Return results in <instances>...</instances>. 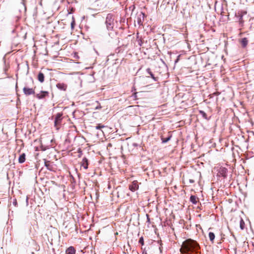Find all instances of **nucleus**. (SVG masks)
<instances>
[{"label": "nucleus", "instance_id": "3", "mask_svg": "<svg viewBox=\"0 0 254 254\" xmlns=\"http://www.w3.org/2000/svg\"><path fill=\"white\" fill-rule=\"evenodd\" d=\"M228 169L225 167H221L219 168L218 172V175L221 176L224 178H226L227 176Z\"/></svg>", "mask_w": 254, "mask_h": 254}, {"label": "nucleus", "instance_id": "25", "mask_svg": "<svg viewBox=\"0 0 254 254\" xmlns=\"http://www.w3.org/2000/svg\"><path fill=\"white\" fill-rule=\"evenodd\" d=\"M50 147H51V145H48V146H47L44 147V145L42 144V146H41V147H42V150L45 151V150H47V149H49Z\"/></svg>", "mask_w": 254, "mask_h": 254}, {"label": "nucleus", "instance_id": "40", "mask_svg": "<svg viewBox=\"0 0 254 254\" xmlns=\"http://www.w3.org/2000/svg\"><path fill=\"white\" fill-rule=\"evenodd\" d=\"M253 3H254V2H253Z\"/></svg>", "mask_w": 254, "mask_h": 254}, {"label": "nucleus", "instance_id": "34", "mask_svg": "<svg viewBox=\"0 0 254 254\" xmlns=\"http://www.w3.org/2000/svg\"><path fill=\"white\" fill-rule=\"evenodd\" d=\"M30 79H31L32 82L33 83L34 81H33V79L32 78H31Z\"/></svg>", "mask_w": 254, "mask_h": 254}, {"label": "nucleus", "instance_id": "29", "mask_svg": "<svg viewBox=\"0 0 254 254\" xmlns=\"http://www.w3.org/2000/svg\"><path fill=\"white\" fill-rule=\"evenodd\" d=\"M12 203H13V204L14 206H17V201H16V199H14L13 200V202H12Z\"/></svg>", "mask_w": 254, "mask_h": 254}, {"label": "nucleus", "instance_id": "8", "mask_svg": "<svg viewBox=\"0 0 254 254\" xmlns=\"http://www.w3.org/2000/svg\"><path fill=\"white\" fill-rule=\"evenodd\" d=\"M56 87L61 90L65 91L67 88V85L64 83H58L57 84Z\"/></svg>", "mask_w": 254, "mask_h": 254}, {"label": "nucleus", "instance_id": "20", "mask_svg": "<svg viewBox=\"0 0 254 254\" xmlns=\"http://www.w3.org/2000/svg\"><path fill=\"white\" fill-rule=\"evenodd\" d=\"M245 223L243 219L241 218L240 222V227L241 230L245 229Z\"/></svg>", "mask_w": 254, "mask_h": 254}, {"label": "nucleus", "instance_id": "24", "mask_svg": "<svg viewBox=\"0 0 254 254\" xmlns=\"http://www.w3.org/2000/svg\"><path fill=\"white\" fill-rule=\"evenodd\" d=\"M21 6L22 7V9L20 10V11L21 12V14H24L26 11V8L24 4H21Z\"/></svg>", "mask_w": 254, "mask_h": 254}, {"label": "nucleus", "instance_id": "36", "mask_svg": "<svg viewBox=\"0 0 254 254\" xmlns=\"http://www.w3.org/2000/svg\"><path fill=\"white\" fill-rule=\"evenodd\" d=\"M98 108H101V107H96V109H98Z\"/></svg>", "mask_w": 254, "mask_h": 254}, {"label": "nucleus", "instance_id": "1", "mask_svg": "<svg viewBox=\"0 0 254 254\" xmlns=\"http://www.w3.org/2000/svg\"><path fill=\"white\" fill-rule=\"evenodd\" d=\"M200 247L198 244L192 239H187L185 241L181 246L180 252L183 254L194 253L198 254Z\"/></svg>", "mask_w": 254, "mask_h": 254}, {"label": "nucleus", "instance_id": "30", "mask_svg": "<svg viewBox=\"0 0 254 254\" xmlns=\"http://www.w3.org/2000/svg\"><path fill=\"white\" fill-rule=\"evenodd\" d=\"M146 217H147V222L148 223H150V218H149L148 214H146Z\"/></svg>", "mask_w": 254, "mask_h": 254}, {"label": "nucleus", "instance_id": "26", "mask_svg": "<svg viewBox=\"0 0 254 254\" xmlns=\"http://www.w3.org/2000/svg\"><path fill=\"white\" fill-rule=\"evenodd\" d=\"M138 243L139 244H140L141 245H144V240H143V238L142 237H141L139 238Z\"/></svg>", "mask_w": 254, "mask_h": 254}, {"label": "nucleus", "instance_id": "5", "mask_svg": "<svg viewBox=\"0 0 254 254\" xmlns=\"http://www.w3.org/2000/svg\"><path fill=\"white\" fill-rule=\"evenodd\" d=\"M23 91L24 94L26 96H29L35 94V90L34 89L28 88L26 86H25L23 88Z\"/></svg>", "mask_w": 254, "mask_h": 254}, {"label": "nucleus", "instance_id": "27", "mask_svg": "<svg viewBox=\"0 0 254 254\" xmlns=\"http://www.w3.org/2000/svg\"><path fill=\"white\" fill-rule=\"evenodd\" d=\"M78 153H79L78 156V157H81L82 154V150H81V149H78Z\"/></svg>", "mask_w": 254, "mask_h": 254}, {"label": "nucleus", "instance_id": "14", "mask_svg": "<svg viewBox=\"0 0 254 254\" xmlns=\"http://www.w3.org/2000/svg\"><path fill=\"white\" fill-rule=\"evenodd\" d=\"M241 43L243 48H245L248 43V40L247 38H243L241 40Z\"/></svg>", "mask_w": 254, "mask_h": 254}, {"label": "nucleus", "instance_id": "21", "mask_svg": "<svg viewBox=\"0 0 254 254\" xmlns=\"http://www.w3.org/2000/svg\"><path fill=\"white\" fill-rule=\"evenodd\" d=\"M45 166L48 170L52 171V166L50 165L49 161H45Z\"/></svg>", "mask_w": 254, "mask_h": 254}, {"label": "nucleus", "instance_id": "9", "mask_svg": "<svg viewBox=\"0 0 254 254\" xmlns=\"http://www.w3.org/2000/svg\"><path fill=\"white\" fill-rule=\"evenodd\" d=\"M8 66L6 64L5 61H4V67H3V76L1 78H5L8 77V74L7 73V71L8 70Z\"/></svg>", "mask_w": 254, "mask_h": 254}, {"label": "nucleus", "instance_id": "23", "mask_svg": "<svg viewBox=\"0 0 254 254\" xmlns=\"http://www.w3.org/2000/svg\"><path fill=\"white\" fill-rule=\"evenodd\" d=\"M105 126L101 124H98L95 127L96 129H100L102 128L105 127Z\"/></svg>", "mask_w": 254, "mask_h": 254}, {"label": "nucleus", "instance_id": "6", "mask_svg": "<svg viewBox=\"0 0 254 254\" xmlns=\"http://www.w3.org/2000/svg\"><path fill=\"white\" fill-rule=\"evenodd\" d=\"M49 95V92L46 91H41L40 93L37 94L36 97L38 99H42Z\"/></svg>", "mask_w": 254, "mask_h": 254}, {"label": "nucleus", "instance_id": "33", "mask_svg": "<svg viewBox=\"0 0 254 254\" xmlns=\"http://www.w3.org/2000/svg\"><path fill=\"white\" fill-rule=\"evenodd\" d=\"M142 254H147L146 252H143Z\"/></svg>", "mask_w": 254, "mask_h": 254}, {"label": "nucleus", "instance_id": "17", "mask_svg": "<svg viewBox=\"0 0 254 254\" xmlns=\"http://www.w3.org/2000/svg\"><path fill=\"white\" fill-rule=\"evenodd\" d=\"M208 236H209V240L210 241L212 242V243H213L214 242V240L215 239V234H214V233L213 232H209V234H208Z\"/></svg>", "mask_w": 254, "mask_h": 254}, {"label": "nucleus", "instance_id": "22", "mask_svg": "<svg viewBox=\"0 0 254 254\" xmlns=\"http://www.w3.org/2000/svg\"><path fill=\"white\" fill-rule=\"evenodd\" d=\"M75 25V22L74 18V17H72V21H71V23H70L71 29L72 30H73L74 28Z\"/></svg>", "mask_w": 254, "mask_h": 254}, {"label": "nucleus", "instance_id": "37", "mask_svg": "<svg viewBox=\"0 0 254 254\" xmlns=\"http://www.w3.org/2000/svg\"><path fill=\"white\" fill-rule=\"evenodd\" d=\"M98 108H101V107H96V109H98Z\"/></svg>", "mask_w": 254, "mask_h": 254}, {"label": "nucleus", "instance_id": "15", "mask_svg": "<svg viewBox=\"0 0 254 254\" xmlns=\"http://www.w3.org/2000/svg\"><path fill=\"white\" fill-rule=\"evenodd\" d=\"M25 161V153L21 154L18 158V162L19 163H23Z\"/></svg>", "mask_w": 254, "mask_h": 254}, {"label": "nucleus", "instance_id": "16", "mask_svg": "<svg viewBox=\"0 0 254 254\" xmlns=\"http://www.w3.org/2000/svg\"><path fill=\"white\" fill-rule=\"evenodd\" d=\"M190 201L194 204L197 203L196 197L195 195H191L190 197Z\"/></svg>", "mask_w": 254, "mask_h": 254}, {"label": "nucleus", "instance_id": "35", "mask_svg": "<svg viewBox=\"0 0 254 254\" xmlns=\"http://www.w3.org/2000/svg\"><path fill=\"white\" fill-rule=\"evenodd\" d=\"M242 18H243V17H242V16H241V17H240V19H239V20H241L242 19Z\"/></svg>", "mask_w": 254, "mask_h": 254}, {"label": "nucleus", "instance_id": "10", "mask_svg": "<svg viewBox=\"0 0 254 254\" xmlns=\"http://www.w3.org/2000/svg\"><path fill=\"white\" fill-rule=\"evenodd\" d=\"M81 166L83 167L85 169H88V159L86 157H84L82 159V162L81 163Z\"/></svg>", "mask_w": 254, "mask_h": 254}, {"label": "nucleus", "instance_id": "13", "mask_svg": "<svg viewBox=\"0 0 254 254\" xmlns=\"http://www.w3.org/2000/svg\"><path fill=\"white\" fill-rule=\"evenodd\" d=\"M146 72L150 74L151 77L155 81H157L158 80V78L154 76L153 73L151 72L150 68H147L146 69Z\"/></svg>", "mask_w": 254, "mask_h": 254}, {"label": "nucleus", "instance_id": "4", "mask_svg": "<svg viewBox=\"0 0 254 254\" xmlns=\"http://www.w3.org/2000/svg\"><path fill=\"white\" fill-rule=\"evenodd\" d=\"M62 114L59 113H58L55 118L54 125L55 126L57 127H58L62 122Z\"/></svg>", "mask_w": 254, "mask_h": 254}, {"label": "nucleus", "instance_id": "28", "mask_svg": "<svg viewBox=\"0 0 254 254\" xmlns=\"http://www.w3.org/2000/svg\"><path fill=\"white\" fill-rule=\"evenodd\" d=\"M75 10V9L73 7H71L70 9V11H69L68 10V14H71L72 13H73Z\"/></svg>", "mask_w": 254, "mask_h": 254}, {"label": "nucleus", "instance_id": "19", "mask_svg": "<svg viewBox=\"0 0 254 254\" xmlns=\"http://www.w3.org/2000/svg\"><path fill=\"white\" fill-rule=\"evenodd\" d=\"M171 137H172L171 135H169L168 137H166V138H164V137L162 136L161 137L162 142L163 143H167L168 141H169L170 140Z\"/></svg>", "mask_w": 254, "mask_h": 254}, {"label": "nucleus", "instance_id": "38", "mask_svg": "<svg viewBox=\"0 0 254 254\" xmlns=\"http://www.w3.org/2000/svg\"><path fill=\"white\" fill-rule=\"evenodd\" d=\"M98 108H101V107H96V109H98Z\"/></svg>", "mask_w": 254, "mask_h": 254}, {"label": "nucleus", "instance_id": "12", "mask_svg": "<svg viewBox=\"0 0 254 254\" xmlns=\"http://www.w3.org/2000/svg\"><path fill=\"white\" fill-rule=\"evenodd\" d=\"M38 80L41 83H43L44 81L45 76H44V73H42V72H40L38 73Z\"/></svg>", "mask_w": 254, "mask_h": 254}, {"label": "nucleus", "instance_id": "31", "mask_svg": "<svg viewBox=\"0 0 254 254\" xmlns=\"http://www.w3.org/2000/svg\"><path fill=\"white\" fill-rule=\"evenodd\" d=\"M190 183H193L194 182V181L193 180H190Z\"/></svg>", "mask_w": 254, "mask_h": 254}, {"label": "nucleus", "instance_id": "39", "mask_svg": "<svg viewBox=\"0 0 254 254\" xmlns=\"http://www.w3.org/2000/svg\"><path fill=\"white\" fill-rule=\"evenodd\" d=\"M227 20H229V17H227Z\"/></svg>", "mask_w": 254, "mask_h": 254}, {"label": "nucleus", "instance_id": "7", "mask_svg": "<svg viewBox=\"0 0 254 254\" xmlns=\"http://www.w3.org/2000/svg\"><path fill=\"white\" fill-rule=\"evenodd\" d=\"M138 189V185L136 181H133L131 184L129 186V189L132 192L135 191Z\"/></svg>", "mask_w": 254, "mask_h": 254}, {"label": "nucleus", "instance_id": "2", "mask_svg": "<svg viewBox=\"0 0 254 254\" xmlns=\"http://www.w3.org/2000/svg\"><path fill=\"white\" fill-rule=\"evenodd\" d=\"M106 24L108 30H111L115 25V20L113 17H106Z\"/></svg>", "mask_w": 254, "mask_h": 254}, {"label": "nucleus", "instance_id": "32", "mask_svg": "<svg viewBox=\"0 0 254 254\" xmlns=\"http://www.w3.org/2000/svg\"><path fill=\"white\" fill-rule=\"evenodd\" d=\"M140 21H141V19H140V18H139V19L138 20V22L139 23V22H140Z\"/></svg>", "mask_w": 254, "mask_h": 254}, {"label": "nucleus", "instance_id": "11", "mask_svg": "<svg viewBox=\"0 0 254 254\" xmlns=\"http://www.w3.org/2000/svg\"><path fill=\"white\" fill-rule=\"evenodd\" d=\"M75 248L72 246H70L66 250L65 253L66 254H75Z\"/></svg>", "mask_w": 254, "mask_h": 254}, {"label": "nucleus", "instance_id": "18", "mask_svg": "<svg viewBox=\"0 0 254 254\" xmlns=\"http://www.w3.org/2000/svg\"><path fill=\"white\" fill-rule=\"evenodd\" d=\"M199 113L200 115H201L204 119H206V120H209L210 118H207V116L206 114L205 113V112H204L203 111H202V110H199Z\"/></svg>", "mask_w": 254, "mask_h": 254}]
</instances>
